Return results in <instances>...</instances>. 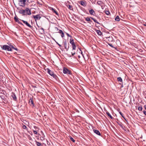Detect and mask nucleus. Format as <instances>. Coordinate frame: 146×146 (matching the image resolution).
Listing matches in <instances>:
<instances>
[{
  "instance_id": "1",
  "label": "nucleus",
  "mask_w": 146,
  "mask_h": 146,
  "mask_svg": "<svg viewBox=\"0 0 146 146\" xmlns=\"http://www.w3.org/2000/svg\"><path fill=\"white\" fill-rule=\"evenodd\" d=\"M18 5L20 6L23 7H25L26 5V3L27 1H25L24 0L22 1L21 0H18Z\"/></svg>"
},
{
  "instance_id": "2",
  "label": "nucleus",
  "mask_w": 146,
  "mask_h": 146,
  "mask_svg": "<svg viewBox=\"0 0 146 146\" xmlns=\"http://www.w3.org/2000/svg\"><path fill=\"white\" fill-rule=\"evenodd\" d=\"M90 18H91L92 20H93L94 22L98 24H100V23L97 21L93 17H90V18L87 17L85 19V20L86 21L92 22V21L91 20Z\"/></svg>"
},
{
  "instance_id": "3",
  "label": "nucleus",
  "mask_w": 146,
  "mask_h": 146,
  "mask_svg": "<svg viewBox=\"0 0 146 146\" xmlns=\"http://www.w3.org/2000/svg\"><path fill=\"white\" fill-rule=\"evenodd\" d=\"M47 72L49 74L51 75V76H52L54 78L56 79L57 76L55 74L54 72L50 70L49 68L47 69Z\"/></svg>"
},
{
  "instance_id": "4",
  "label": "nucleus",
  "mask_w": 146,
  "mask_h": 146,
  "mask_svg": "<svg viewBox=\"0 0 146 146\" xmlns=\"http://www.w3.org/2000/svg\"><path fill=\"white\" fill-rule=\"evenodd\" d=\"M105 40L108 42L113 41V39L112 36H110L108 37H106L105 38Z\"/></svg>"
},
{
  "instance_id": "5",
  "label": "nucleus",
  "mask_w": 146,
  "mask_h": 146,
  "mask_svg": "<svg viewBox=\"0 0 146 146\" xmlns=\"http://www.w3.org/2000/svg\"><path fill=\"white\" fill-rule=\"evenodd\" d=\"M63 73L64 74H71V71L69 70L67 68L65 67H64L63 68Z\"/></svg>"
},
{
  "instance_id": "6",
  "label": "nucleus",
  "mask_w": 146,
  "mask_h": 146,
  "mask_svg": "<svg viewBox=\"0 0 146 146\" xmlns=\"http://www.w3.org/2000/svg\"><path fill=\"white\" fill-rule=\"evenodd\" d=\"M25 13L26 15H31V9H29L28 8H26L25 9Z\"/></svg>"
},
{
  "instance_id": "7",
  "label": "nucleus",
  "mask_w": 146,
  "mask_h": 146,
  "mask_svg": "<svg viewBox=\"0 0 146 146\" xmlns=\"http://www.w3.org/2000/svg\"><path fill=\"white\" fill-rule=\"evenodd\" d=\"M2 48L4 50L9 51L11 50L9 46L7 45H5L3 46Z\"/></svg>"
},
{
  "instance_id": "8",
  "label": "nucleus",
  "mask_w": 146,
  "mask_h": 146,
  "mask_svg": "<svg viewBox=\"0 0 146 146\" xmlns=\"http://www.w3.org/2000/svg\"><path fill=\"white\" fill-rule=\"evenodd\" d=\"M29 103L30 105L31 106L32 108H33L35 107L34 104L33 102V99H32L31 98L29 100Z\"/></svg>"
},
{
  "instance_id": "9",
  "label": "nucleus",
  "mask_w": 146,
  "mask_h": 146,
  "mask_svg": "<svg viewBox=\"0 0 146 146\" xmlns=\"http://www.w3.org/2000/svg\"><path fill=\"white\" fill-rule=\"evenodd\" d=\"M23 23L25 24L27 26L31 28H32L33 27L27 21L23 20H21Z\"/></svg>"
},
{
  "instance_id": "10",
  "label": "nucleus",
  "mask_w": 146,
  "mask_h": 146,
  "mask_svg": "<svg viewBox=\"0 0 146 146\" xmlns=\"http://www.w3.org/2000/svg\"><path fill=\"white\" fill-rule=\"evenodd\" d=\"M70 43L72 45V50H76V46L74 41H70Z\"/></svg>"
},
{
  "instance_id": "11",
  "label": "nucleus",
  "mask_w": 146,
  "mask_h": 146,
  "mask_svg": "<svg viewBox=\"0 0 146 146\" xmlns=\"http://www.w3.org/2000/svg\"><path fill=\"white\" fill-rule=\"evenodd\" d=\"M70 43L72 45V50H76V46L74 41H70Z\"/></svg>"
},
{
  "instance_id": "12",
  "label": "nucleus",
  "mask_w": 146,
  "mask_h": 146,
  "mask_svg": "<svg viewBox=\"0 0 146 146\" xmlns=\"http://www.w3.org/2000/svg\"><path fill=\"white\" fill-rule=\"evenodd\" d=\"M79 3L84 7H85L87 5V3L86 1H80L79 2Z\"/></svg>"
},
{
  "instance_id": "13",
  "label": "nucleus",
  "mask_w": 146,
  "mask_h": 146,
  "mask_svg": "<svg viewBox=\"0 0 146 146\" xmlns=\"http://www.w3.org/2000/svg\"><path fill=\"white\" fill-rule=\"evenodd\" d=\"M33 17L35 21L40 19L41 17L39 15H34Z\"/></svg>"
},
{
  "instance_id": "14",
  "label": "nucleus",
  "mask_w": 146,
  "mask_h": 146,
  "mask_svg": "<svg viewBox=\"0 0 146 146\" xmlns=\"http://www.w3.org/2000/svg\"><path fill=\"white\" fill-rule=\"evenodd\" d=\"M89 11L90 14L91 15H94L95 14V11L92 9H89Z\"/></svg>"
},
{
  "instance_id": "15",
  "label": "nucleus",
  "mask_w": 146,
  "mask_h": 146,
  "mask_svg": "<svg viewBox=\"0 0 146 146\" xmlns=\"http://www.w3.org/2000/svg\"><path fill=\"white\" fill-rule=\"evenodd\" d=\"M10 48L11 50L10 51H12V49H14L17 51L18 50V49L17 48H15L14 46L12 45H9Z\"/></svg>"
},
{
  "instance_id": "16",
  "label": "nucleus",
  "mask_w": 146,
  "mask_h": 146,
  "mask_svg": "<svg viewBox=\"0 0 146 146\" xmlns=\"http://www.w3.org/2000/svg\"><path fill=\"white\" fill-rule=\"evenodd\" d=\"M19 13L22 15H26L25 13V10L21 9L19 11Z\"/></svg>"
},
{
  "instance_id": "17",
  "label": "nucleus",
  "mask_w": 146,
  "mask_h": 146,
  "mask_svg": "<svg viewBox=\"0 0 146 146\" xmlns=\"http://www.w3.org/2000/svg\"><path fill=\"white\" fill-rule=\"evenodd\" d=\"M14 19L16 22H17L21 24L22 25V23L19 21L17 17H14Z\"/></svg>"
},
{
  "instance_id": "18",
  "label": "nucleus",
  "mask_w": 146,
  "mask_h": 146,
  "mask_svg": "<svg viewBox=\"0 0 146 146\" xmlns=\"http://www.w3.org/2000/svg\"><path fill=\"white\" fill-rule=\"evenodd\" d=\"M93 130L94 132L96 134L100 136L101 135V133L98 130L95 129H93Z\"/></svg>"
},
{
  "instance_id": "19",
  "label": "nucleus",
  "mask_w": 146,
  "mask_h": 146,
  "mask_svg": "<svg viewBox=\"0 0 146 146\" xmlns=\"http://www.w3.org/2000/svg\"><path fill=\"white\" fill-rule=\"evenodd\" d=\"M58 33H59L60 34H61V36L62 38H63L64 36V34L62 30H59V31Z\"/></svg>"
},
{
  "instance_id": "20",
  "label": "nucleus",
  "mask_w": 146,
  "mask_h": 146,
  "mask_svg": "<svg viewBox=\"0 0 146 146\" xmlns=\"http://www.w3.org/2000/svg\"><path fill=\"white\" fill-rule=\"evenodd\" d=\"M11 96L12 98H13V100H16L17 99V97L15 93H12V95H11Z\"/></svg>"
},
{
  "instance_id": "21",
  "label": "nucleus",
  "mask_w": 146,
  "mask_h": 146,
  "mask_svg": "<svg viewBox=\"0 0 146 146\" xmlns=\"http://www.w3.org/2000/svg\"><path fill=\"white\" fill-rule=\"evenodd\" d=\"M64 46L65 48L67 50H68L69 48V46H68V48H67L66 46H67V42L66 41H64Z\"/></svg>"
},
{
  "instance_id": "22",
  "label": "nucleus",
  "mask_w": 146,
  "mask_h": 146,
  "mask_svg": "<svg viewBox=\"0 0 146 146\" xmlns=\"http://www.w3.org/2000/svg\"><path fill=\"white\" fill-rule=\"evenodd\" d=\"M96 32L98 35H101L102 34V32L100 31V30H97L96 31Z\"/></svg>"
},
{
  "instance_id": "23",
  "label": "nucleus",
  "mask_w": 146,
  "mask_h": 146,
  "mask_svg": "<svg viewBox=\"0 0 146 146\" xmlns=\"http://www.w3.org/2000/svg\"><path fill=\"white\" fill-rule=\"evenodd\" d=\"M125 132L127 133L129 131V130L128 128H121Z\"/></svg>"
},
{
  "instance_id": "24",
  "label": "nucleus",
  "mask_w": 146,
  "mask_h": 146,
  "mask_svg": "<svg viewBox=\"0 0 146 146\" xmlns=\"http://www.w3.org/2000/svg\"><path fill=\"white\" fill-rule=\"evenodd\" d=\"M106 113L107 115L111 119H113V117L111 116V115H110V113L108 112H107Z\"/></svg>"
},
{
  "instance_id": "25",
  "label": "nucleus",
  "mask_w": 146,
  "mask_h": 146,
  "mask_svg": "<svg viewBox=\"0 0 146 146\" xmlns=\"http://www.w3.org/2000/svg\"><path fill=\"white\" fill-rule=\"evenodd\" d=\"M52 11L53 12L55 13L56 15H58V13L57 12V11H56L54 8H52Z\"/></svg>"
},
{
  "instance_id": "26",
  "label": "nucleus",
  "mask_w": 146,
  "mask_h": 146,
  "mask_svg": "<svg viewBox=\"0 0 146 146\" xmlns=\"http://www.w3.org/2000/svg\"><path fill=\"white\" fill-rule=\"evenodd\" d=\"M36 143L37 146H41V143H40V142L37 141H35Z\"/></svg>"
},
{
  "instance_id": "27",
  "label": "nucleus",
  "mask_w": 146,
  "mask_h": 146,
  "mask_svg": "<svg viewBox=\"0 0 146 146\" xmlns=\"http://www.w3.org/2000/svg\"><path fill=\"white\" fill-rule=\"evenodd\" d=\"M97 4L99 5H101L103 4V2L101 1H98L97 2Z\"/></svg>"
},
{
  "instance_id": "28",
  "label": "nucleus",
  "mask_w": 146,
  "mask_h": 146,
  "mask_svg": "<svg viewBox=\"0 0 146 146\" xmlns=\"http://www.w3.org/2000/svg\"><path fill=\"white\" fill-rule=\"evenodd\" d=\"M117 80L119 82H122V79L120 77H118L117 78Z\"/></svg>"
},
{
  "instance_id": "29",
  "label": "nucleus",
  "mask_w": 146,
  "mask_h": 146,
  "mask_svg": "<svg viewBox=\"0 0 146 146\" xmlns=\"http://www.w3.org/2000/svg\"><path fill=\"white\" fill-rule=\"evenodd\" d=\"M115 20L117 21H119L120 19L119 17L118 16H117L115 18Z\"/></svg>"
},
{
  "instance_id": "30",
  "label": "nucleus",
  "mask_w": 146,
  "mask_h": 146,
  "mask_svg": "<svg viewBox=\"0 0 146 146\" xmlns=\"http://www.w3.org/2000/svg\"><path fill=\"white\" fill-rule=\"evenodd\" d=\"M142 107L141 106H140L139 107L138 109L139 111H142Z\"/></svg>"
},
{
  "instance_id": "31",
  "label": "nucleus",
  "mask_w": 146,
  "mask_h": 146,
  "mask_svg": "<svg viewBox=\"0 0 146 146\" xmlns=\"http://www.w3.org/2000/svg\"><path fill=\"white\" fill-rule=\"evenodd\" d=\"M70 139L71 141H72L74 143L75 142V140L73 139V138L72 137H71V136H70Z\"/></svg>"
},
{
  "instance_id": "32",
  "label": "nucleus",
  "mask_w": 146,
  "mask_h": 146,
  "mask_svg": "<svg viewBox=\"0 0 146 146\" xmlns=\"http://www.w3.org/2000/svg\"><path fill=\"white\" fill-rule=\"evenodd\" d=\"M105 13L107 15H108L110 14V12L109 11H105Z\"/></svg>"
},
{
  "instance_id": "33",
  "label": "nucleus",
  "mask_w": 146,
  "mask_h": 146,
  "mask_svg": "<svg viewBox=\"0 0 146 146\" xmlns=\"http://www.w3.org/2000/svg\"><path fill=\"white\" fill-rule=\"evenodd\" d=\"M119 113L121 115V116H122V117H123L124 118H125V117H124V116H123V114L121 113V111H119Z\"/></svg>"
},
{
  "instance_id": "34",
  "label": "nucleus",
  "mask_w": 146,
  "mask_h": 146,
  "mask_svg": "<svg viewBox=\"0 0 146 146\" xmlns=\"http://www.w3.org/2000/svg\"><path fill=\"white\" fill-rule=\"evenodd\" d=\"M72 6L70 5H68V8L70 9V10H71L72 9Z\"/></svg>"
},
{
  "instance_id": "35",
  "label": "nucleus",
  "mask_w": 146,
  "mask_h": 146,
  "mask_svg": "<svg viewBox=\"0 0 146 146\" xmlns=\"http://www.w3.org/2000/svg\"><path fill=\"white\" fill-rule=\"evenodd\" d=\"M66 33L68 36L70 37H72V36H71L69 34L67 33Z\"/></svg>"
},
{
  "instance_id": "36",
  "label": "nucleus",
  "mask_w": 146,
  "mask_h": 146,
  "mask_svg": "<svg viewBox=\"0 0 146 146\" xmlns=\"http://www.w3.org/2000/svg\"><path fill=\"white\" fill-rule=\"evenodd\" d=\"M71 53H72V56H73L74 55H75V54L76 52H71Z\"/></svg>"
},
{
  "instance_id": "37",
  "label": "nucleus",
  "mask_w": 146,
  "mask_h": 146,
  "mask_svg": "<svg viewBox=\"0 0 146 146\" xmlns=\"http://www.w3.org/2000/svg\"><path fill=\"white\" fill-rule=\"evenodd\" d=\"M33 132L34 134H36L37 133V131H36L34 130V131H33Z\"/></svg>"
},
{
  "instance_id": "38",
  "label": "nucleus",
  "mask_w": 146,
  "mask_h": 146,
  "mask_svg": "<svg viewBox=\"0 0 146 146\" xmlns=\"http://www.w3.org/2000/svg\"><path fill=\"white\" fill-rule=\"evenodd\" d=\"M143 112L144 114L146 115V111H144Z\"/></svg>"
},
{
  "instance_id": "39",
  "label": "nucleus",
  "mask_w": 146,
  "mask_h": 146,
  "mask_svg": "<svg viewBox=\"0 0 146 146\" xmlns=\"http://www.w3.org/2000/svg\"><path fill=\"white\" fill-rule=\"evenodd\" d=\"M74 41V40L72 39V38H71L70 39V41Z\"/></svg>"
},
{
  "instance_id": "40",
  "label": "nucleus",
  "mask_w": 146,
  "mask_h": 146,
  "mask_svg": "<svg viewBox=\"0 0 146 146\" xmlns=\"http://www.w3.org/2000/svg\"><path fill=\"white\" fill-rule=\"evenodd\" d=\"M56 43H57V44H58V45L60 47L61 46V45L60 44H58V42H56Z\"/></svg>"
},
{
  "instance_id": "41",
  "label": "nucleus",
  "mask_w": 146,
  "mask_h": 146,
  "mask_svg": "<svg viewBox=\"0 0 146 146\" xmlns=\"http://www.w3.org/2000/svg\"><path fill=\"white\" fill-rule=\"evenodd\" d=\"M108 45H109L111 46H112V44L108 43Z\"/></svg>"
},
{
  "instance_id": "42",
  "label": "nucleus",
  "mask_w": 146,
  "mask_h": 146,
  "mask_svg": "<svg viewBox=\"0 0 146 146\" xmlns=\"http://www.w3.org/2000/svg\"><path fill=\"white\" fill-rule=\"evenodd\" d=\"M23 128H27V127L25 125H24L23 126Z\"/></svg>"
},
{
  "instance_id": "43",
  "label": "nucleus",
  "mask_w": 146,
  "mask_h": 146,
  "mask_svg": "<svg viewBox=\"0 0 146 146\" xmlns=\"http://www.w3.org/2000/svg\"><path fill=\"white\" fill-rule=\"evenodd\" d=\"M104 6L103 5H101V7L102 9H103Z\"/></svg>"
},
{
  "instance_id": "44",
  "label": "nucleus",
  "mask_w": 146,
  "mask_h": 146,
  "mask_svg": "<svg viewBox=\"0 0 146 146\" xmlns=\"http://www.w3.org/2000/svg\"><path fill=\"white\" fill-rule=\"evenodd\" d=\"M144 107L145 108V109L146 110V105H144Z\"/></svg>"
},
{
  "instance_id": "45",
  "label": "nucleus",
  "mask_w": 146,
  "mask_h": 146,
  "mask_svg": "<svg viewBox=\"0 0 146 146\" xmlns=\"http://www.w3.org/2000/svg\"><path fill=\"white\" fill-rule=\"evenodd\" d=\"M41 30H42L43 31H44V29L43 28H41Z\"/></svg>"
},
{
  "instance_id": "46",
  "label": "nucleus",
  "mask_w": 146,
  "mask_h": 146,
  "mask_svg": "<svg viewBox=\"0 0 146 146\" xmlns=\"http://www.w3.org/2000/svg\"><path fill=\"white\" fill-rule=\"evenodd\" d=\"M55 29H57V31H58V29L57 27H55Z\"/></svg>"
},
{
  "instance_id": "47",
  "label": "nucleus",
  "mask_w": 146,
  "mask_h": 146,
  "mask_svg": "<svg viewBox=\"0 0 146 146\" xmlns=\"http://www.w3.org/2000/svg\"><path fill=\"white\" fill-rule=\"evenodd\" d=\"M52 39H53V40H54L55 41V39H54L53 38H52Z\"/></svg>"
},
{
  "instance_id": "48",
  "label": "nucleus",
  "mask_w": 146,
  "mask_h": 146,
  "mask_svg": "<svg viewBox=\"0 0 146 146\" xmlns=\"http://www.w3.org/2000/svg\"><path fill=\"white\" fill-rule=\"evenodd\" d=\"M144 26H146V24H144L143 25Z\"/></svg>"
},
{
  "instance_id": "49",
  "label": "nucleus",
  "mask_w": 146,
  "mask_h": 146,
  "mask_svg": "<svg viewBox=\"0 0 146 146\" xmlns=\"http://www.w3.org/2000/svg\"><path fill=\"white\" fill-rule=\"evenodd\" d=\"M36 128V127H35V126H34V128Z\"/></svg>"
}]
</instances>
